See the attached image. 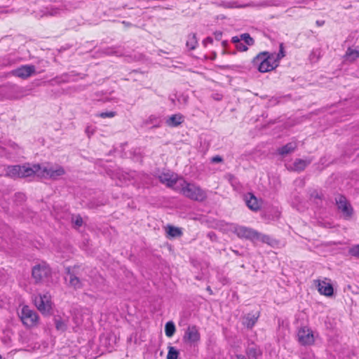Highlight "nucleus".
<instances>
[{"mask_svg":"<svg viewBox=\"0 0 359 359\" xmlns=\"http://www.w3.org/2000/svg\"><path fill=\"white\" fill-rule=\"evenodd\" d=\"M234 233L239 238L249 240L250 241H262V242H266L268 236L262 235L257 231L243 226H236L233 230Z\"/></svg>","mask_w":359,"mask_h":359,"instance_id":"7ed1b4c3","label":"nucleus"},{"mask_svg":"<svg viewBox=\"0 0 359 359\" xmlns=\"http://www.w3.org/2000/svg\"><path fill=\"white\" fill-rule=\"evenodd\" d=\"M298 341L303 346L312 345L315 340L313 331L308 327H303L298 331Z\"/></svg>","mask_w":359,"mask_h":359,"instance_id":"9d476101","label":"nucleus"},{"mask_svg":"<svg viewBox=\"0 0 359 359\" xmlns=\"http://www.w3.org/2000/svg\"><path fill=\"white\" fill-rule=\"evenodd\" d=\"M185 186L182 188V193L187 198L193 201H203L207 198V194L200 187L194 184L184 182Z\"/></svg>","mask_w":359,"mask_h":359,"instance_id":"20e7f679","label":"nucleus"},{"mask_svg":"<svg viewBox=\"0 0 359 359\" xmlns=\"http://www.w3.org/2000/svg\"><path fill=\"white\" fill-rule=\"evenodd\" d=\"M215 38L217 41H220L222 36V32L220 31H216L214 32Z\"/></svg>","mask_w":359,"mask_h":359,"instance_id":"58836bf2","label":"nucleus"},{"mask_svg":"<svg viewBox=\"0 0 359 359\" xmlns=\"http://www.w3.org/2000/svg\"><path fill=\"white\" fill-rule=\"evenodd\" d=\"M245 353L250 358L253 359H259V357L262 355V352L259 347L253 342L251 343V346L249 345L247 347Z\"/></svg>","mask_w":359,"mask_h":359,"instance_id":"dca6fc26","label":"nucleus"},{"mask_svg":"<svg viewBox=\"0 0 359 359\" xmlns=\"http://www.w3.org/2000/svg\"><path fill=\"white\" fill-rule=\"evenodd\" d=\"M198 44L196 34L192 33L188 35V39L186 43L187 47L190 50H194Z\"/></svg>","mask_w":359,"mask_h":359,"instance_id":"412c9836","label":"nucleus"},{"mask_svg":"<svg viewBox=\"0 0 359 359\" xmlns=\"http://www.w3.org/2000/svg\"><path fill=\"white\" fill-rule=\"evenodd\" d=\"M79 266H74L73 267L68 266L65 268V273L69 276V286L73 287L74 290L81 289L83 287V283L79 278Z\"/></svg>","mask_w":359,"mask_h":359,"instance_id":"6e6552de","label":"nucleus"},{"mask_svg":"<svg viewBox=\"0 0 359 359\" xmlns=\"http://www.w3.org/2000/svg\"><path fill=\"white\" fill-rule=\"evenodd\" d=\"M316 24L318 27L323 26V25H324V24H325V20H317V21L316 22Z\"/></svg>","mask_w":359,"mask_h":359,"instance_id":"37998d69","label":"nucleus"},{"mask_svg":"<svg viewBox=\"0 0 359 359\" xmlns=\"http://www.w3.org/2000/svg\"><path fill=\"white\" fill-rule=\"evenodd\" d=\"M176 327L172 321H168L165 325V334L168 337H172L175 333Z\"/></svg>","mask_w":359,"mask_h":359,"instance_id":"4be33fe9","label":"nucleus"},{"mask_svg":"<svg viewBox=\"0 0 359 359\" xmlns=\"http://www.w3.org/2000/svg\"><path fill=\"white\" fill-rule=\"evenodd\" d=\"M149 119H150L151 121H153L154 119H156V117H154V116H151L149 117Z\"/></svg>","mask_w":359,"mask_h":359,"instance_id":"de8ad7c7","label":"nucleus"},{"mask_svg":"<svg viewBox=\"0 0 359 359\" xmlns=\"http://www.w3.org/2000/svg\"><path fill=\"white\" fill-rule=\"evenodd\" d=\"M259 317V312L255 314L248 313L243 318V325L248 329L254 327Z\"/></svg>","mask_w":359,"mask_h":359,"instance_id":"2eb2a0df","label":"nucleus"},{"mask_svg":"<svg viewBox=\"0 0 359 359\" xmlns=\"http://www.w3.org/2000/svg\"><path fill=\"white\" fill-rule=\"evenodd\" d=\"M213 42V39L212 37L210 36H208L207 38H205L203 41V45L205 46L207 45V43H212Z\"/></svg>","mask_w":359,"mask_h":359,"instance_id":"a19ab883","label":"nucleus"},{"mask_svg":"<svg viewBox=\"0 0 359 359\" xmlns=\"http://www.w3.org/2000/svg\"><path fill=\"white\" fill-rule=\"evenodd\" d=\"M103 53L107 55H115L116 56H121L122 53H118V51L114 49V48H107L103 50Z\"/></svg>","mask_w":359,"mask_h":359,"instance_id":"7c9ffc66","label":"nucleus"},{"mask_svg":"<svg viewBox=\"0 0 359 359\" xmlns=\"http://www.w3.org/2000/svg\"><path fill=\"white\" fill-rule=\"evenodd\" d=\"M207 290L209 291L210 293H212V290L210 286L207 287Z\"/></svg>","mask_w":359,"mask_h":359,"instance_id":"8fccbe9b","label":"nucleus"},{"mask_svg":"<svg viewBox=\"0 0 359 359\" xmlns=\"http://www.w3.org/2000/svg\"><path fill=\"white\" fill-rule=\"evenodd\" d=\"M223 158L219 155L215 156L211 158V162L213 163H222Z\"/></svg>","mask_w":359,"mask_h":359,"instance_id":"c9c22d12","label":"nucleus"},{"mask_svg":"<svg viewBox=\"0 0 359 359\" xmlns=\"http://www.w3.org/2000/svg\"><path fill=\"white\" fill-rule=\"evenodd\" d=\"M348 254L352 257L359 259V244L353 245L348 249Z\"/></svg>","mask_w":359,"mask_h":359,"instance_id":"c85d7f7f","label":"nucleus"},{"mask_svg":"<svg viewBox=\"0 0 359 359\" xmlns=\"http://www.w3.org/2000/svg\"><path fill=\"white\" fill-rule=\"evenodd\" d=\"M337 209L342 213V217L346 220H350L354 214V210L344 195L338 194L335 198Z\"/></svg>","mask_w":359,"mask_h":359,"instance_id":"39448f33","label":"nucleus"},{"mask_svg":"<svg viewBox=\"0 0 359 359\" xmlns=\"http://www.w3.org/2000/svg\"><path fill=\"white\" fill-rule=\"evenodd\" d=\"M13 147H17L16 144H13Z\"/></svg>","mask_w":359,"mask_h":359,"instance_id":"603ef678","label":"nucleus"},{"mask_svg":"<svg viewBox=\"0 0 359 359\" xmlns=\"http://www.w3.org/2000/svg\"><path fill=\"white\" fill-rule=\"evenodd\" d=\"M116 112L115 111H106V112H102L99 114V116L101 118H112L115 116Z\"/></svg>","mask_w":359,"mask_h":359,"instance_id":"473e14b6","label":"nucleus"},{"mask_svg":"<svg viewBox=\"0 0 359 359\" xmlns=\"http://www.w3.org/2000/svg\"><path fill=\"white\" fill-rule=\"evenodd\" d=\"M86 133H87L88 137H90L94 133V130L91 126H87L86 128Z\"/></svg>","mask_w":359,"mask_h":359,"instance_id":"ea45409f","label":"nucleus"},{"mask_svg":"<svg viewBox=\"0 0 359 359\" xmlns=\"http://www.w3.org/2000/svg\"><path fill=\"white\" fill-rule=\"evenodd\" d=\"M233 253H234V254H236V255H238V256L241 255V254H240V253H239V252H238V250H233Z\"/></svg>","mask_w":359,"mask_h":359,"instance_id":"49530a36","label":"nucleus"},{"mask_svg":"<svg viewBox=\"0 0 359 359\" xmlns=\"http://www.w3.org/2000/svg\"><path fill=\"white\" fill-rule=\"evenodd\" d=\"M15 201L22 203L25 201L26 196L23 193H17L15 194Z\"/></svg>","mask_w":359,"mask_h":359,"instance_id":"2f4dec72","label":"nucleus"},{"mask_svg":"<svg viewBox=\"0 0 359 359\" xmlns=\"http://www.w3.org/2000/svg\"><path fill=\"white\" fill-rule=\"evenodd\" d=\"M236 48L239 51H246L248 49V46L241 41L236 46Z\"/></svg>","mask_w":359,"mask_h":359,"instance_id":"f704fd0d","label":"nucleus"},{"mask_svg":"<svg viewBox=\"0 0 359 359\" xmlns=\"http://www.w3.org/2000/svg\"><path fill=\"white\" fill-rule=\"evenodd\" d=\"M318 290L320 294L326 297H332L334 294V289L331 283L325 281L318 280Z\"/></svg>","mask_w":359,"mask_h":359,"instance_id":"ddd939ff","label":"nucleus"},{"mask_svg":"<svg viewBox=\"0 0 359 359\" xmlns=\"http://www.w3.org/2000/svg\"><path fill=\"white\" fill-rule=\"evenodd\" d=\"M161 183L165 184L168 187H172L177 183V178L172 174L161 173L158 177Z\"/></svg>","mask_w":359,"mask_h":359,"instance_id":"4468645a","label":"nucleus"},{"mask_svg":"<svg viewBox=\"0 0 359 359\" xmlns=\"http://www.w3.org/2000/svg\"><path fill=\"white\" fill-rule=\"evenodd\" d=\"M74 223L76 226H81L82 224H83V219L81 216H77L75 221H74Z\"/></svg>","mask_w":359,"mask_h":359,"instance_id":"e433bc0d","label":"nucleus"},{"mask_svg":"<svg viewBox=\"0 0 359 359\" xmlns=\"http://www.w3.org/2000/svg\"><path fill=\"white\" fill-rule=\"evenodd\" d=\"M23 325L27 327H32L36 325L39 316L36 311L32 310L28 306H23L21 311L18 313Z\"/></svg>","mask_w":359,"mask_h":359,"instance_id":"423d86ee","label":"nucleus"},{"mask_svg":"<svg viewBox=\"0 0 359 359\" xmlns=\"http://www.w3.org/2000/svg\"><path fill=\"white\" fill-rule=\"evenodd\" d=\"M222 46H223L224 48H225V47L227 46V44H228V42H227V41H223L222 42Z\"/></svg>","mask_w":359,"mask_h":359,"instance_id":"a18cd8bd","label":"nucleus"},{"mask_svg":"<svg viewBox=\"0 0 359 359\" xmlns=\"http://www.w3.org/2000/svg\"><path fill=\"white\" fill-rule=\"evenodd\" d=\"M344 57L349 62H353L359 57V50L353 49L352 48H348Z\"/></svg>","mask_w":359,"mask_h":359,"instance_id":"aec40b11","label":"nucleus"},{"mask_svg":"<svg viewBox=\"0 0 359 359\" xmlns=\"http://www.w3.org/2000/svg\"><path fill=\"white\" fill-rule=\"evenodd\" d=\"M201 339V334L196 325L189 326L185 331L183 341L190 345H195Z\"/></svg>","mask_w":359,"mask_h":359,"instance_id":"1a4fd4ad","label":"nucleus"},{"mask_svg":"<svg viewBox=\"0 0 359 359\" xmlns=\"http://www.w3.org/2000/svg\"><path fill=\"white\" fill-rule=\"evenodd\" d=\"M34 304L38 310L43 314L49 313L51 310V302L46 294L36 297L34 299Z\"/></svg>","mask_w":359,"mask_h":359,"instance_id":"9b49d317","label":"nucleus"},{"mask_svg":"<svg viewBox=\"0 0 359 359\" xmlns=\"http://www.w3.org/2000/svg\"><path fill=\"white\" fill-rule=\"evenodd\" d=\"M179 354V351L175 347L168 346L167 359H177Z\"/></svg>","mask_w":359,"mask_h":359,"instance_id":"bb28decb","label":"nucleus"},{"mask_svg":"<svg viewBox=\"0 0 359 359\" xmlns=\"http://www.w3.org/2000/svg\"><path fill=\"white\" fill-rule=\"evenodd\" d=\"M1 153H2L5 150V148L1 147Z\"/></svg>","mask_w":359,"mask_h":359,"instance_id":"3c124183","label":"nucleus"},{"mask_svg":"<svg viewBox=\"0 0 359 359\" xmlns=\"http://www.w3.org/2000/svg\"><path fill=\"white\" fill-rule=\"evenodd\" d=\"M297 143L289 142V143L286 144L285 145L279 148L278 151L279 154H280L282 156H285V155L294 151L295 150V149L297 148Z\"/></svg>","mask_w":359,"mask_h":359,"instance_id":"6ab92c4d","label":"nucleus"},{"mask_svg":"<svg viewBox=\"0 0 359 359\" xmlns=\"http://www.w3.org/2000/svg\"><path fill=\"white\" fill-rule=\"evenodd\" d=\"M241 40H243L245 45L252 46L255 43V40L250 36L248 33H244L241 35Z\"/></svg>","mask_w":359,"mask_h":359,"instance_id":"cd10ccee","label":"nucleus"},{"mask_svg":"<svg viewBox=\"0 0 359 359\" xmlns=\"http://www.w3.org/2000/svg\"><path fill=\"white\" fill-rule=\"evenodd\" d=\"M311 197L314 198H317V199H320L321 200L322 198H323V194H319L317 191H314L312 194H311Z\"/></svg>","mask_w":359,"mask_h":359,"instance_id":"4c0bfd02","label":"nucleus"},{"mask_svg":"<svg viewBox=\"0 0 359 359\" xmlns=\"http://www.w3.org/2000/svg\"><path fill=\"white\" fill-rule=\"evenodd\" d=\"M35 174L41 177L56 180L65 174V170L60 165H57L54 168L53 167L41 168L39 164H34L32 167L27 165H9L6 168L5 175L16 179L31 177Z\"/></svg>","mask_w":359,"mask_h":359,"instance_id":"f257e3e1","label":"nucleus"},{"mask_svg":"<svg viewBox=\"0 0 359 359\" xmlns=\"http://www.w3.org/2000/svg\"><path fill=\"white\" fill-rule=\"evenodd\" d=\"M241 41V37L239 38V37H238V36H236L232 37V39H231V42H232L233 43H234L236 46L238 43H240Z\"/></svg>","mask_w":359,"mask_h":359,"instance_id":"79ce46f5","label":"nucleus"},{"mask_svg":"<svg viewBox=\"0 0 359 359\" xmlns=\"http://www.w3.org/2000/svg\"><path fill=\"white\" fill-rule=\"evenodd\" d=\"M310 163V161H306L303 159L297 158L294 162V168L297 171H302Z\"/></svg>","mask_w":359,"mask_h":359,"instance_id":"5701e85b","label":"nucleus"},{"mask_svg":"<svg viewBox=\"0 0 359 359\" xmlns=\"http://www.w3.org/2000/svg\"><path fill=\"white\" fill-rule=\"evenodd\" d=\"M60 14V9L58 8H47V11L44 12L43 16H56Z\"/></svg>","mask_w":359,"mask_h":359,"instance_id":"c756f323","label":"nucleus"},{"mask_svg":"<svg viewBox=\"0 0 359 359\" xmlns=\"http://www.w3.org/2000/svg\"><path fill=\"white\" fill-rule=\"evenodd\" d=\"M236 359H246L245 356L242 355H236Z\"/></svg>","mask_w":359,"mask_h":359,"instance_id":"c03bdc74","label":"nucleus"},{"mask_svg":"<svg viewBox=\"0 0 359 359\" xmlns=\"http://www.w3.org/2000/svg\"><path fill=\"white\" fill-rule=\"evenodd\" d=\"M55 328L57 330L65 331L67 328L66 323L61 319V318H55L54 319Z\"/></svg>","mask_w":359,"mask_h":359,"instance_id":"393cba45","label":"nucleus"},{"mask_svg":"<svg viewBox=\"0 0 359 359\" xmlns=\"http://www.w3.org/2000/svg\"><path fill=\"white\" fill-rule=\"evenodd\" d=\"M50 268L46 263L36 264L32 269V277L36 284L41 283L44 278L50 276Z\"/></svg>","mask_w":359,"mask_h":359,"instance_id":"0eeeda50","label":"nucleus"},{"mask_svg":"<svg viewBox=\"0 0 359 359\" xmlns=\"http://www.w3.org/2000/svg\"><path fill=\"white\" fill-rule=\"evenodd\" d=\"M36 72L34 65H22L20 67L11 72L13 76H18L21 79H27Z\"/></svg>","mask_w":359,"mask_h":359,"instance_id":"f8f14e48","label":"nucleus"},{"mask_svg":"<svg viewBox=\"0 0 359 359\" xmlns=\"http://www.w3.org/2000/svg\"><path fill=\"white\" fill-rule=\"evenodd\" d=\"M167 233L172 238L179 237L182 234V232L180 228L173 226H168Z\"/></svg>","mask_w":359,"mask_h":359,"instance_id":"b1692460","label":"nucleus"},{"mask_svg":"<svg viewBox=\"0 0 359 359\" xmlns=\"http://www.w3.org/2000/svg\"><path fill=\"white\" fill-rule=\"evenodd\" d=\"M183 122V116L180 114H173L166 121L168 126L170 127H177Z\"/></svg>","mask_w":359,"mask_h":359,"instance_id":"a211bd4d","label":"nucleus"},{"mask_svg":"<svg viewBox=\"0 0 359 359\" xmlns=\"http://www.w3.org/2000/svg\"><path fill=\"white\" fill-rule=\"evenodd\" d=\"M248 196H249V198L246 196L245 202L249 209L253 211L259 210L260 209V204L258 199L252 193H248Z\"/></svg>","mask_w":359,"mask_h":359,"instance_id":"f3484780","label":"nucleus"},{"mask_svg":"<svg viewBox=\"0 0 359 359\" xmlns=\"http://www.w3.org/2000/svg\"><path fill=\"white\" fill-rule=\"evenodd\" d=\"M271 55L274 57L273 58L276 61L277 64H278L279 60L280 59H282L283 57H284L285 55V53L284 51L283 43L280 44V49H279V52L278 53H271Z\"/></svg>","mask_w":359,"mask_h":359,"instance_id":"a878e982","label":"nucleus"},{"mask_svg":"<svg viewBox=\"0 0 359 359\" xmlns=\"http://www.w3.org/2000/svg\"><path fill=\"white\" fill-rule=\"evenodd\" d=\"M68 74H65L62 75L61 76H56L54 80L56 83H62V82H67L68 81L67 79Z\"/></svg>","mask_w":359,"mask_h":359,"instance_id":"72a5a7b5","label":"nucleus"},{"mask_svg":"<svg viewBox=\"0 0 359 359\" xmlns=\"http://www.w3.org/2000/svg\"><path fill=\"white\" fill-rule=\"evenodd\" d=\"M274 57L268 51H263L255 56L252 61L254 67H257L259 72H269L276 69L278 64Z\"/></svg>","mask_w":359,"mask_h":359,"instance_id":"f03ea898","label":"nucleus"},{"mask_svg":"<svg viewBox=\"0 0 359 359\" xmlns=\"http://www.w3.org/2000/svg\"><path fill=\"white\" fill-rule=\"evenodd\" d=\"M123 24H124V25H127V26H128V25H130V22H125V21H123Z\"/></svg>","mask_w":359,"mask_h":359,"instance_id":"09e8293b","label":"nucleus"}]
</instances>
